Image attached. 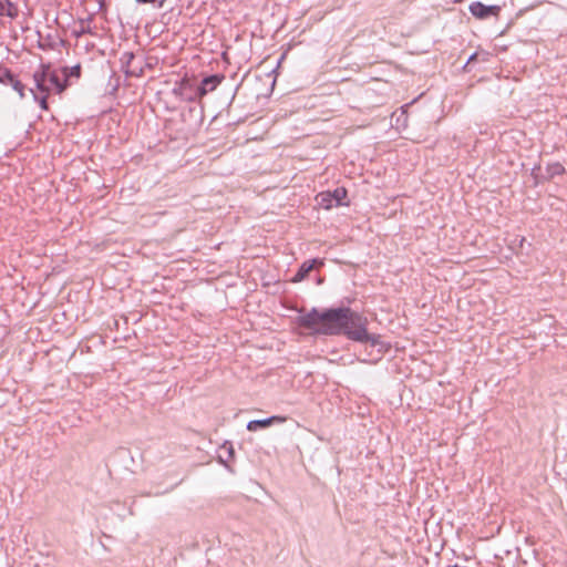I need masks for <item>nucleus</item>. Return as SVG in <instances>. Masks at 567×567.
Returning a JSON list of instances; mask_svg holds the SVG:
<instances>
[{"mask_svg": "<svg viewBox=\"0 0 567 567\" xmlns=\"http://www.w3.org/2000/svg\"><path fill=\"white\" fill-rule=\"evenodd\" d=\"M299 312L296 323L308 330L311 336L344 334L353 341L370 343L373 347L380 344V337L368 332L367 319L348 307L322 310L312 308L310 311Z\"/></svg>", "mask_w": 567, "mask_h": 567, "instance_id": "1", "label": "nucleus"}, {"mask_svg": "<svg viewBox=\"0 0 567 567\" xmlns=\"http://www.w3.org/2000/svg\"><path fill=\"white\" fill-rule=\"evenodd\" d=\"M35 87L41 93H50L55 90L56 93H61L68 85V80L61 81L59 74L50 69L43 68L33 74Z\"/></svg>", "mask_w": 567, "mask_h": 567, "instance_id": "2", "label": "nucleus"}, {"mask_svg": "<svg viewBox=\"0 0 567 567\" xmlns=\"http://www.w3.org/2000/svg\"><path fill=\"white\" fill-rule=\"evenodd\" d=\"M224 80V75L213 74L206 76L202 80L200 84L197 86L195 94L193 96H188V101H195L196 99H202L207 93L214 91L216 86Z\"/></svg>", "mask_w": 567, "mask_h": 567, "instance_id": "3", "label": "nucleus"}, {"mask_svg": "<svg viewBox=\"0 0 567 567\" xmlns=\"http://www.w3.org/2000/svg\"><path fill=\"white\" fill-rule=\"evenodd\" d=\"M470 12L477 19H487L491 16H498L501 11L499 6H486L480 1L470 4Z\"/></svg>", "mask_w": 567, "mask_h": 567, "instance_id": "4", "label": "nucleus"}, {"mask_svg": "<svg viewBox=\"0 0 567 567\" xmlns=\"http://www.w3.org/2000/svg\"><path fill=\"white\" fill-rule=\"evenodd\" d=\"M121 63L126 75L141 76L143 69L141 64H136V55L133 52H124L121 56Z\"/></svg>", "mask_w": 567, "mask_h": 567, "instance_id": "5", "label": "nucleus"}, {"mask_svg": "<svg viewBox=\"0 0 567 567\" xmlns=\"http://www.w3.org/2000/svg\"><path fill=\"white\" fill-rule=\"evenodd\" d=\"M321 266H323L322 259L313 258L310 260H306L305 262L301 264V266L299 267L298 271L296 272V275L293 276L291 281L292 282L302 281L303 279L307 278V276L309 275V272L312 269H315L316 267H321Z\"/></svg>", "mask_w": 567, "mask_h": 567, "instance_id": "6", "label": "nucleus"}, {"mask_svg": "<svg viewBox=\"0 0 567 567\" xmlns=\"http://www.w3.org/2000/svg\"><path fill=\"white\" fill-rule=\"evenodd\" d=\"M286 420L287 419L285 416L280 415H272L262 420H252L248 422L247 430L250 432H256L258 430L267 429L276 423H284Z\"/></svg>", "mask_w": 567, "mask_h": 567, "instance_id": "7", "label": "nucleus"}, {"mask_svg": "<svg viewBox=\"0 0 567 567\" xmlns=\"http://www.w3.org/2000/svg\"><path fill=\"white\" fill-rule=\"evenodd\" d=\"M19 16V7L16 0H0V17L16 19Z\"/></svg>", "mask_w": 567, "mask_h": 567, "instance_id": "8", "label": "nucleus"}, {"mask_svg": "<svg viewBox=\"0 0 567 567\" xmlns=\"http://www.w3.org/2000/svg\"><path fill=\"white\" fill-rule=\"evenodd\" d=\"M234 453H235V451H234L233 444L230 442H225L219 447L217 461L223 462V461H227L228 458H234Z\"/></svg>", "mask_w": 567, "mask_h": 567, "instance_id": "9", "label": "nucleus"}, {"mask_svg": "<svg viewBox=\"0 0 567 567\" xmlns=\"http://www.w3.org/2000/svg\"><path fill=\"white\" fill-rule=\"evenodd\" d=\"M331 199H332V204L333 206H340V205H344V199L347 197V189L343 188V187H338L333 190V193L331 194Z\"/></svg>", "mask_w": 567, "mask_h": 567, "instance_id": "10", "label": "nucleus"}, {"mask_svg": "<svg viewBox=\"0 0 567 567\" xmlns=\"http://www.w3.org/2000/svg\"><path fill=\"white\" fill-rule=\"evenodd\" d=\"M6 85H11L14 91H17L20 97L24 96V85L16 78L12 73L7 81Z\"/></svg>", "mask_w": 567, "mask_h": 567, "instance_id": "11", "label": "nucleus"}, {"mask_svg": "<svg viewBox=\"0 0 567 567\" xmlns=\"http://www.w3.org/2000/svg\"><path fill=\"white\" fill-rule=\"evenodd\" d=\"M565 172L564 166L560 163H553L547 166V174L549 177L561 175Z\"/></svg>", "mask_w": 567, "mask_h": 567, "instance_id": "12", "label": "nucleus"}, {"mask_svg": "<svg viewBox=\"0 0 567 567\" xmlns=\"http://www.w3.org/2000/svg\"><path fill=\"white\" fill-rule=\"evenodd\" d=\"M318 197L320 198V205L324 208L329 209L333 206L331 193H321Z\"/></svg>", "mask_w": 567, "mask_h": 567, "instance_id": "13", "label": "nucleus"}, {"mask_svg": "<svg viewBox=\"0 0 567 567\" xmlns=\"http://www.w3.org/2000/svg\"><path fill=\"white\" fill-rule=\"evenodd\" d=\"M31 92L33 93V96H34V100L39 102L40 104V107L42 110H48V94L49 93H42L41 96H39L38 94L34 93L33 89H31Z\"/></svg>", "mask_w": 567, "mask_h": 567, "instance_id": "14", "label": "nucleus"}, {"mask_svg": "<svg viewBox=\"0 0 567 567\" xmlns=\"http://www.w3.org/2000/svg\"><path fill=\"white\" fill-rule=\"evenodd\" d=\"M138 3L151 4L154 9H161L164 7L166 0H136Z\"/></svg>", "mask_w": 567, "mask_h": 567, "instance_id": "15", "label": "nucleus"}, {"mask_svg": "<svg viewBox=\"0 0 567 567\" xmlns=\"http://www.w3.org/2000/svg\"><path fill=\"white\" fill-rule=\"evenodd\" d=\"M11 74L12 72L9 69L0 65V83L7 84V81Z\"/></svg>", "mask_w": 567, "mask_h": 567, "instance_id": "16", "label": "nucleus"}, {"mask_svg": "<svg viewBox=\"0 0 567 567\" xmlns=\"http://www.w3.org/2000/svg\"><path fill=\"white\" fill-rule=\"evenodd\" d=\"M80 73H81V68L80 65H75L73 68L70 69V73L69 74H65V76H75V78H79L80 76Z\"/></svg>", "mask_w": 567, "mask_h": 567, "instance_id": "17", "label": "nucleus"}, {"mask_svg": "<svg viewBox=\"0 0 567 567\" xmlns=\"http://www.w3.org/2000/svg\"><path fill=\"white\" fill-rule=\"evenodd\" d=\"M477 58V53H473L468 59H467V62H466V65L471 64L473 61H475Z\"/></svg>", "mask_w": 567, "mask_h": 567, "instance_id": "18", "label": "nucleus"}, {"mask_svg": "<svg viewBox=\"0 0 567 567\" xmlns=\"http://www.w3.org/2000/svg\"><path fill=\"white\" fill-rule=\"evenodd\" d=\"M462 0H453V3H460Z\"/></svg>", "mask_w": 567, "mask_h": 567, "instance_id": "19", "label": "nucleus"}]
</instances>
